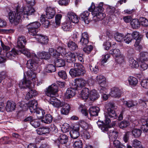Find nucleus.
<instances>
[{
  "label": "nucleus",
  "instance_id": "obj_64",
  "mask_svg": "<svg viewBox=\"0 0 148 148\" xmlns=\"http://www.w3.org/2000/svg\"><path fill=\"white\" fill-rule=\"evenodd\" d=\"M62 15L61 14L57 15L55 16V23L57 25H59L60 23Z\"/></svg>",
  "mask_w": 148,
  "mask_h": 148
},
{
  "label": "nucleus",
  "instance_id": "obj_7",
  "mask_svg": "<svg viewBox=\"0 0 148 148\" xmlns=\"http://www.w3.org/2000/svg\"><path fill=\"white\" fill-rule=\"evenodd\" d=\"M40 26V23L36 21L29 24L27 26L29 34L31 35H36V33L38 32V29Z\"/></svg>",
  "mask_w": 148,
  "mask_h": 148
},
{
  "label": "nucleus",
  "instance_id": "obj_40",
  "mask_svg": "<svg viewBox=\"0 0 148 148\" xmlns=\"http://www.w3.org/2000/svg\"><path fill=\"white\" fill-rule=\"evenodd\" d=\"M110 53L115 58L119 57L121 55L120 50L118 49H112L110 51Z\"/></svg>",
  "mask_w": 148,
  "mask_h": 148
},
{
  "label": "nucleus",
  "instance_id": "obj_26",
  "mask_svg": "<svg viewBox=\"0 0 148 148\" xmlns=\"http://www.w3.org/2000/svg\"><path fill=\"white\" fill-rule=\"evenodd\" d=\"M38 56L40 59L48 60L50 58V55L44 51L39 52L37 53Z\"/></svg>",
  "mask_w": 148,
  "mask_h": 148
},
{
  "label": "nucleus",
  "instance_id": "obj_54",
  "mask_svg": "<svg viewBox=\"0 0 148 148\" xmlns=\"http://www.w3.org/2000/svg\"><path fill=\"white\" fill-rule=\"evenodd\" d=\"M57 52L58 53V57L60 56V54H63L64 55L66 52V49L65 48L62 47H57Z\"/></svg>",
  "mask_w": 148,
  "mask_h": 148
},
{
  "label": "nucleus",
  "instance_id": "obj_6",
  "mask_svg": "<svg viewBox=\"0 0 148 148\" xmlns=\"http://www.w3.org/2000/svg\"><path fill=\"white\" fill-rule=\"evenodd\" d=\"M32 55V59L27 61L26 65L28 68L34 71L38 69V64L39 63L38 58L35 54L33 53Z\"/></svg>",
  "mask_w": 148,
  "mask_h": 148
},
{
  "label": "nucleus",
  "instance_id": "obj_48",
  "mask_svg": "<svg viewBox=\"0 0 148 148\" xmlns=\"http://www.w3.org/2000/svg\"><path fill=\"white\" fill-rule=\"evenodd\" d=\"M68 46L70 49L73 50H75L78 48L77 44L72 41H69L68 42Z\"/></svg>",
  "mask_w": 148,
  "mask_h": 148
},
{
  "label": "nucleus",
  "instance_id": "obj_24",
  "mask_svg": "<svg viewBox=\"0 0 148 148\" xmlns=\"http://www.w3.org/2000/svg\"><path fill=\"white\" fill-rule=\"evenodd\" d=\"M100 111L99 107L95 106H92L90 108L89 111L90 114L92 116H96L98 115Z\"/></svg>",
  "mask_w": 148,
  "mask_h": 148
},
{
  "label": "nucleus",
  "instance_id": "obj_1",
  "mask_svg": "<svg viewBox=\"0 0 148 148\" xmlns=\"http://www.w3.org/2000/svg\"><path fill=\"white\" fill-rule=\"evenodd\" d=\"M18 5L16 7V12L10 11L8 13L10 22L17 25L21 19L28 18V16L32 15L35 10L32 6L22 7L21 9Z\"/></svg>",
  "mask_w": 148,
  "mask_h": 148
},
{
  "label": "nucleus",
  "instance_id": "obj_46",
  "mask_svg": "<svg viewBox=\"0 0 148 148\" xmlns=\"http://www.w3.org/2000/svg\"><path fill=\"white\" fill-rule=\"evenodd\" d=\"M35 112L36 113L38 118H42L45 114V111L41 109H36Z\"/></svg>",
  "mask_w": 148,
  "mask_h": 148
},
{
  "label": "nucleus",
  "instance_id": "obj_14",
  "mask_svg": "<svg viewBox=\"0 0 148 148\" xmlns=\"http://www.w3.org/2000/svg\"><path fill=\"white\" fill-rule=\"evenodd\" d=\"M75 88H74V86L73 88H68L64 93L65 97L67 99L72 97L75 95Z\"/></svg>",
  "mask_w": 148,
  "mask_h": 148
},
{
  "label": "nucleus",
  "instance_id": "obj_10",
  "mask_svg": "<svg viewBox=\"0 0 148 148\" xmlns=\"http://www.w3.org/2000/svg\"><path fill=\"white\" fill-rule=\"evenodd\" d=\"M25 105L27 106V108H28L31 113L35 112L37 106V102L36 100L31 101L28 104H26Z\"/></svg>",
  "mask_w": 148,
  "mask_h": 148
},
{
  "label": "nucleus",
  "instance_id": "obj_22",
  "mask_svg": "<svg viewBox=\"0 0 148 148\" xmlns=\"http://www.w3.org/2000/svg\"><path fill=\"white\" fill-rule=\"evenodd\" d=\"M95 81L100 86H103L106 84L105 77L101 75H98L96 77Z\"/></svg>",
  "mask_w": 148,
  "mask_h": 148
},
{
  "label": "nucleus",
  "instance_id": "obj_44",
  "mask_svg": "<svg viewBox=\"0 0 148 148\" xmlns=\"http://www.w3.org/2000/svg\"><path fill=\"white\" fill-rule=\"evenodd\" d=\"M128 81L130 84L131 85H136L138 83L137 79L132 76H130L128 78Z\"/></svg>",
  "mask_w": 148,
  "mask_h": 148
},
{
  "label": "nucleus",
  "instance_id": "obj_4",
  "mask_svg": "<svg viewBox=\"0 0 148 148\" xmlns=\"http://www.w3.org/2000/svg\"><path fill=\"white\" fill-rule=\"evenodd\" d=\"M74 68L71 69L69 72L70 75L72 77H75L84 75L86 73L84 66L79 63L74 64Z\"/></svg>",
  "mask_w": 148,
  "mask_h": 148
},
{
  "label": "nucleus",
  "instance_id": "obj_18",
  "mask_svg": "<svg viewBox=\"0 0 148 148\" xmlns=\"http://www.w3.org/2000/svg\"><path fill=\"white\" fill-rule=\"evenodd\" d=\"M110 94L113 97H119L121 95V91L117 88H114L112 89Z\"/></svg>",
  "mask_w": 148,
  "mask_h": 148
},
{
  "label": "nucleus",
  "instance_id": "obj_36",
  "mask_svg": "<svg viewBox=\"0 0 148 148\" xmlns=\"http://www.w3.org/2000/svg\"><path fill=\"white\" fill-rule=\"evenodd\" d=\"M129 63L130 67L133 68H137L139 66L137 62L132 58H130L129 59Z\"/></svg>",
  "mask_w": 148,
  "mask_h": 148
},
{
  "label": "nucleus",
  "instance_id": "obj_42",
  "mask_svg": "<svg viewBox=\"0 0 148 148\" xmlns=\"http://www.w3.org/2000/svg\"><path fill=\"white\" fill-rule=\"evenodd\" d=\"M71 27L70 22H67L63 24L62 25V28L64 31H69Z\"/></svg>",
  "mask_w": 148,
  "mask_h": 148
},
{
  "label": "nucleus",
  "instance_id": "obj_11",
  "mask_svg": "<svg viewBox=\"0 0 148 148\" xmlns=\"http://www.w3.org/2000/svg\"><path fill=\"white\" fill-rule=\"evenodd\" d=\"M79 128L77 125H75L70 132L71 137L73 139H75L79 136L80 134L79 132Z\"/></svg>",
  "mask_w": 148,
  "mask_h": 148
},
{
  "label": "nucleus",
  "instance_id": "obj_45",
  "mask_svg": "<svg viewBox=\"0 0 148 148\" xmlns=\"http://www.w3.org/2000/svg\"><path fill=\"white\" fill-rule=\"evenodd\" d=\"M83 144L82 141L78 139L74 142L73 146L74 148H82Z\"/></svg>",
  "mask_w": 148,
  "mask_h": 148
},
{
  "label": "nucleus",
  "instance_id": "obj_55",
  "mask_svg": "<svg viewBox=\"0 0 148 148\" xmlns=\"http://www.w3.org/2000/svg\"><path fill=\"white\" fill-rule=\"evenodd\" d=\"M130 124V123L129 121L123 120L120 123L119 126L120 128H123L129 126Z\"/></svg>",
  "mask_w": 148,
  "mask_h": 148
},
{
  "label": "nucleus",
  "instance_id": "obj_19",
  "mask_svg": "<svg viewBox=\"0 0 148 148\" xmlns=\"http://www.w3.org/2000/svg\"><path fill=\"white\" fill-rule=\"evenodd\" d=\"M26 42V41L25 37L23 36H20L18 39L17 46L19 48H23Z\"/></svg>",
  "mask_w": 148,
  "mask_h": 148
},
{
  "label": "nucleus",
  "instance_id": "obj_32",
  "mask_svg": "<svg viewBox=\"0 0 148 148\" xmlns=\"http://www.w3.org/2000/svg\"><path fill=\"white\" fill-rule=\"evenodd\" d=\"M37 94V92L35 90L31 89L27 93L25 98L27 100H28L33 98V97H35Z\"/></svg>",
  "mask_w": 148,
  "mask_h": 148
},
{
  "label": "nucleus",
  "instance_id": "obj_43",
  "mask_svg": "<svg viewBox=\"0 0 148 148\" xmlns=\"http://www.w3.org/2000/svg\"><path fill=\"white\" fill-rule=\"evenodd\" d=\"M56 66L58 67H61L64 66L65 62L64 60L61 59H57L55 61Z\"/></svg>",
  "mask_w": 148,
  "mask_h": 148
},
{
  "label": "nucleus",
  "instance_id": "obj_61",
  "mask_svg": "<svg viewBox=\"0 0 148 148\" xmlns=\"http://www.w3.org/2000/svg\"><path fill=\"white\" fill-rule=\"evenodd\" d=\"M93 49V47L91 45L86 46L83 49L84 51L86 53H89Z\"/></svg>",
  "mask_w": 148,
  "mask_h": 148
},
{
  "label": "nucleus",
  "instance_id": "obj_28",
  "mask_svg": "<svg viewBox=\"0 0 148 148\" xmlns=\"http://www.w3.org/2000/svg\"><path fill=\"white\" fill-rule=\"evenodd\" d=\"M36 131L38 134L41 135L48 133L49 130L47 127H42L37 129Z\"/></svg>",
  "mask_w": 148,
  "mask_h": 148
},
{
  "label": "nucleus",
  "instance_id": "obj_52",
  "mask_svg": "<svg viewBox=\"0 0 148 148\" xmlns=\"http://www.w3.org/2000/svg\"><path fill=\"white\" fill-rule=\"evenodd\" d=\"M132 40V35L128 34L124 37V41L127 44H129Z\"/></svg>",
  "mask_w": 148,
  "mask_h": 148
},
{
  "label": "nucleus",
  "instance_id": "obj_5",
  "mask_svg": "<svg viewBox=\"0 0 148 148\" xmlns=\"http://www.w3.org/2000/svg\"><path fill=\"white\" fill-rule=\"evenodd\" d=\"M109 107L107 108V113L105 114V121L107 123L109 124L110 122V118L116 119L117 118V115L114 109L116 108V106L112 103H108Z\"/></svg>",
  "mask_w": 148,
  "mask_h": 148
},
{
  "label": "nucleus",
  "instance_id": "obj_2",
  "mask_svg": "<svg viewBox=\"0 0 148 148\" xmlns=\"http://www.w3.org/2000/svg\"><path fill=\"white\" fill-rule=\"evenodd\" d=\"M103 3L100 2L99 5L95 7L94 3L92 2L91 6L88 8V10L92 12L93 19L95 21L101 20L105 17V14L102 13L103 10Z\"/></svg>",
  "mask_w": 148,
  "mask_h": 148
},
{
  "label": "nucleus",
  "instance_id": "obj_15",
  "mask_svg": "<svg viewBox=\"0 0 148 148\" xmlns=\"http://www.w3.org/2000/svg\"><path fill=\"white\" fill-rule=\"evenodd\" d=\"M35 38L39 42L43 45L47 44L49 41V38L47 36L37 35L35 36Z\"/></svg>",
  "mask_w": 148,
  "mask_h": 148
},
{
  "label": "nucleus",
  "instance_id": "obj_9",
  "mask_svg": "<svg viewBox=\"0 0 148 148\" xmlns=\"http://www.w3.org/2000/svg\"><path fill=\"white\" fill-rule=\"evenodd\" d=\"M87 84L86 81L82 78L76 79L74 85V88L76 90H79L84 87Z\"/></svg>",
  "mask_w": 148,
  "mask_h": 148
},
{
  "label": "nucleus",
  "instance_id": "obj_63",
  "mask_svg": "<svg viewBox=\"0 0 148 148\" xmlns=\"http://www.w3.org/2000/svg\"><path fill=\"white\" fill-rule=\"evenodd\" d=\"M58 74L60 77L63 79L67 78V76L66 72L64 71H61L58 72Z\"/></svg>",
  "mask_w": 148,
  "mask_h": 148
},
{
  "label": "nucleus",
  "instance_id": "obj_58",
  "mask_svg": "<svg viewBox=\"0 0 148 148\" xmlns=\"http://www.w3.org/2000/svg\"><path fill=\"white\" fill-rule=\"evenodd\" d=\"M100 86L99 87V90L100 93L101 94V95L103 94L104 93H106V84H104L103 86Z\"/></svg>",
  "mask_w": 148,
  "mask_h": 148
},
{
  "label": "nucleus",
  "instance_id": "obj_51",
  "mask_svg": "<svg viewBox=\"0 0 148 148\" xmlns=\"http://www.w3.org/2000/svg\"><path fill=\"white\" fill-rule=\"evenodd\" d=\"M49 53L50 55V56L51 55L53 56L55 58H57L58 57V53L57 52L56 50H55L53 48H50L49 50Z\"/></svg>",
  "mask_w": 148,
  "mask_h": 148
},
{
  "label": "nucleus",
  "instance_id": "obj_38",
  "mask_svg": "<svg viewBox=\"0 0 148 148\" xmlns=\"http://www.w3.org/2000/svg\"><path fill=\"white\" fill-rule=\"evenodd\" d=\"M44 71L47 73H52L56 71V68L52 64H48L45 67Z\"/></svg>",
  "mask_w": 148,
  "mask_h": 148
},
{
  "label": "nucleus",
  "instance_id": "obj_47",
  "mask_svg": "<svg viewBox=\"0 0 148 148\" xmlns=\"http://www.w3.org/2000/svg\"><path fill=\"white\" fill-rule=\"evenodd\" d=\"M141 142L138 140L135 139L132 141V145L134 148H141Z\"/></svg>",
  "mask_w": 148,
  "mask_h": 148
},
{
  "label": "nucleus",
  "instance_id": "obj_31",
  "mask_svg": "<svg viewBox=\"0 0 148 148\" xmlns=\"http://www.w3.org/2000/svg\"><path fill=\"white\" fill-rule=\"evenodd\" d=\"M109 138L112 140L117 138L118 136V132L114 130H110L108 132Z\"/></svg>",
  "mask_w": 148,
  "mask_h": 148
},
{
  "label": "nucleus",
  "instance_id": "obj_37",
  "mask_svg": "<svg viewBox=\"0 0 148 148\" xmlns=\"http://www.w3.org/2000/svg\"><path fill=\"white\" fill-rule=\"evenodd\" d=\"M52 120V116L50 114H46L45 116L42 118V121L46 123H49Z\"/></svg>",
  "mask_w": 148,
  "mask_h": 148
},
{
  "label": "nucleus",
  "instance_id": "obj_3",
  "mask_svg": "<svg viewBox=\"0 0 148 148\" xmlns=\"http://www.w3.org/2000/svg\"><path fill=\"white\" fill-rule=\"evenodd\" d=\"M32 73V72H30L29 71L26 73L27 76L28 77L27 78L29 79L27 80L26 79H23L22 81L20 82L19 86L21 88H25L26 87L32 88L34 87V84L32 83L29 80L30 79L35 80L36 77L35 73H33V74Z\"/></svg>",
  "mask_w": 148,
  "mask_h": 148
},
{
  "label": "nucleus",
  "instance_id": "obj_8",
  "mask_svg": "<svg viewBox=\"0 0 148 148\" xmlns=\"http://www.w3.org/2000/svg\"><path fill=\"white\" fill-rule=\"evenodd\" d=\"M58 92V88L57 86L55 84H53L48 87L47 91L46 92V94L50 97V100L52 101L53 97L54 98V99L55 100L56 98L54 97V96L56 95Z\"/></svg>",
  "mask_w": 148,
  "mask_h": 148
},
{
  "label": "nucleus",
  "instance_id": "obj_59",
  "mask_svg": "<svg viewBox=\"0 0 148 148\" xmlns=\"http://www.w3.org/2000/svg\"><path fill=\"white\" fill-rule=\"evenodd\" d=\"M19 53H21L25 55L27 57H32V55L33 54H31L29 51L27 49H24L19 50Z\"/></svg>",
  "mask_w": 148,
  "mask_h": 148
},
{
  "label": "nucleus",
  "instance_id": "obj_30",
  "mask_svg": "<svg viewBox=\"0 0 148 148\" xmlns=\"http://www.w3.org/2000/svg\"><path fill=\"white\" fill-rule=\"evenodd\" d=\"M59 137L58 140L60 143L62 144H66L68 141V137L67 136L63 134H59L58 135Z\"/></svg>",
  "mask_w": 148,
  "mask_h": 148
},
{
  "label": "nucleus",
  "instance_id": "obj_49",
  "mask_svg": "<svg viewBox=\"0 0 148 148\" xmlns=\"http://www.w3.org/2000/svg\"><path fill=\"white\" fill-rule=\"evenodd\" d=\"M116 40L118 42H121L124 39V35L121 33H116L114 35Z\"/></svg>",
  "mask_w": 148,
  "mask_h": 148
},
{
  "label": "nucleus",
  "instance_id": "obj_39",
  "mask_svg": "<svg viewBox=\"0 0 148 148\" xmlns=\"http://www.w3.org/2000/svg\"><path fill=\"white\" fill-rule=\"evenodd\" d=\"M132 27L134 29H136L140 27V23L137 19H133L130 23Z\"/></svg>",
  "mask_w": 148,
  "mask_h": 148
},
{
  "label": "nucleus",
  "instance_id": "obj_27",
  "mask_svg": "<svg viewBox=\"0 0 148 148\" xmlns=\"http://www.w3.org/2000/svg\"><path fill=\"white\" fill-rule=\"evenodd\" d=\"M64 102L61 101L58 99H55L53 101H51L50 102V103L55 108H59L61 107L64 104Z\"/></svg>",
  "mask_w": 148,
  "mask_h": 148
},
{
  "label": "nucleus",
  "instance_id": "obj_16",
  "mask_svg": "<svg viewBox=\"0 0 148 148\" xmlns=\"http://www.w3.org/2000/svg\"><path fill=\"white\" fill-rule=\"evenodd\" d=\"M67 16L70 21L73 23H77L79 22V19L77 16L74 13L68 12Z\"/></svg>",
  "mask_w": 148,
  "mask_h": 148
},
{
  "label": "nucleus",
  "instance_id": "obj_33",
  "mask_svg": "<svg viewBox=\"0 0 148 148\" xmlns=\"http://www.w3.org/2000/svg\"><path fill=\"white\" fill-rule=\"evenodd\" d=\"M89 13L87 11H84L80 15V17L83 20L84 23L88 24L89 22L88 20V17L89 15Z\"/></svg>",
  "mask_w": 148,
  "mask_h": 148
},
{
  "label": "nucleus",
  "instance_id": "obj_20",
  "mask_svg": "<svg viewBox=\"0 0 148 148\" xmlns=\"http://www.w3.org/2000/svg\"><path fill=\"white\" fill-rule=\"evenodd\" d=\"M62 107L60 109V113L63 115H67L69 112L70 108L69 104L64 103V104L62 106Z\"/></svg>",
  "mask_w": 148,
  "mask_h": 148
},
{
  "label": "nucleus",
  "instance_id": "obj_12",
  "mask_svg": "<svg viewBox=\"0 0 148 148\" xmlns=\"http://www.w3.org/2000/svg\"><path fill=\"white\" fill-rule=\"evenodd\" d=\"M75 53H72L71 52H69L65 53L64 55V59L66 61L70 63L73 62L75 60Z\"/></svg>",
  "mask_w": 148,
  "mask_h": 148
},
{
  "label": "nucleus",
  "instance_id": "obj_53",
  "mask_svg": "<svg viewBox=\"0 0 148 148\" xmlns=\"http://www.w3.org/2000/svg\"><path fill=\"white\" fill-rule=\"evenodd\" d=\"M141 86L143 88H148V79H145L142 80L140 82Z\"/></svg>",
  "mask_w": 148,
  "mask_h": 148
},
{
  "label": "nucleus",
  "instance_id": "obj_41",
  "mask_svg": "<svg viewBox=\"0 0 148 148\" xmlns=\"http://www.w3.org/2000/svg\"><path fill=\"white\" fill-rule=\"evenodd\" d=\"M133 136L135 138H138L142 133V130L138 129H134L132 131Z\"/></svg>",
  "mask_w": 148,
  "mask_h": 148
},
{
  "label": "nucleus",
  "instance_id": "obj_62",
  "mask_svg": "<svg viewBox=\"0 0 148 148\" xmlns=\"http://www.w3.org/2000/svg\"><path fill=\"white\" fill-rule=\"evenodd\" d=\"M106 124H104L101 127L100 129L102 130V131L103 132H106L108 131H109L110 130L108 129L110 127H109L108 124H109L107 123Z\"/></svg>",
  "mask_w": 148,
  "mask_h": 148
},
{
  "label": "nucleus",
  "instance_id": "obj_13",
  "mask_svg": "<svg viewBox=\"0 0 148 148\" xmlns=\"http://www.w3.org/2000/svg\"><path fill=\"white\" fill-rule=\"evenodd\" d=\"M46 13L47 18L51 19L53 18L55 16L56 10L53 8L48 7L46 9Z\"/></svg>",
  "mask_w": 148,
  "mask_h": 148
},
{
  "label": "nucleus",
  "instance_id": "obj_21",
  "mask_svg": "<svg viewBox=\"0 0 148 148\" xmlns=\"http://www.w3.org/2000/svg\"><path fill=\"white\" fill-rule=\"evenodd\" d=\"M80 42L83 46L88 44L89 42V37L87 32H85L82 34Z\"/></svg>",
  "mask_w": 148,
  "mask_h": 148
},
{
  "label": "nucleus",
  "instance_id": "obj_25",
  "mask_svg": "<svg viewBox=\"0 0 148 148\" xmlns=\"http://www.w3.org/2000/svg\"><path fill=\"white\" fill-rule=\"evenodd\" d=\"M99 97V95L97 91L94 90H91L89 93L88 97L91 100L94 101L97 99Z\"/></svg>",
  "mask_w": 148,
  "mask_h": 148
},
{
  "label": "nucleus",
  "instance_id": "obj_60",
  "mask_svg": "<svg viewBox=\"0 0 148 148\" xmlns=\"http://www.w3.org/2000/svg\"><path fill=\"white\" fill-rule=\"evenodd\" d=\"M110 54H108L105 55H103L101 58V64L103 65L106 62L108 59L110 58Z\"/></svg>",
  "mask_w": 148,
  "mask_h": 148
},
{
  "label": "nucleus",
  "instance_id": "obj_23",
  "mask_svg": "<svg viewBox=\"0 0 148 148\" xmlns=\"http://www.w3.org/2000/svg\"><path fill=\"white\" fill-rule=\"evenodd\" d=\"M16 106L15 103L8 101L7 102L5 109L8 112H12L15 110Z\"/></svg>",
  "mask_w": 148,
  "mask_h": 148
},
{
  "label": "nucleus",
  "instance_id": "obj_56",
  "mask_svg": "<svg viewBox=\"0 0 148 148\" xmlns=\"http://www.w3.org/2000/svg\"><path fill=\"white\" fill-rule=\"evenodd\" d=\"M140 20V24H141L143 26H148V20L143 17H141Z\"/></svg>",
  "mask_w": 148,
  "mask_h": 148
},
{
  "label": "nucleus",
  "instance_id": "obj_17",
  "mask_svg": "<svg viewBox=\"0 0 148 148\" xmlns=\"http://www.w3.org/2000/svg\"><path fill=\"white\" fill-rule=\"evenodd\" d=\"M19 54V51L13 49L11 51L6 53V58L9 60L14 59L16 55Z\"/></svg>",
  "mask_w": 148,
  "mask_h": 148
},
{
  "label": "nucleus",
  "instance_id": "obj_35",
  "mask_svg": "<svg viewBox=\"0 0 148 148\" xmlns=\"http://www.w3.org/2000/svg\"><path fill=\"white\" fill-rule=\"evenodd\" d=\"M137 103V102L136 101H124L123 102V104L128 108H130L133 106H136Z\"/></svg>",
  "mask_w": 148,
  "mask_h": 148
},
{
  "label": "nucleus",
  "instance_id": "obj_29",
  "mask_svg": "<svg viewBox=\"0 0 148 148\" xmlns=\"http://www.w3.org/2000/svg\"><path fill=\"white\" fill-rule=\"evenodd\" d=\"M89 94L88 88H84L81 91L79 95L82 99H86L88 97Z\"/></svg>",
  "mask_w": 148,
  "mask_h": 148
},
{
  "label": "nucleus",
  "instance_id": "obj_50",
  "mask_svg": "<svg viewBox=\"0 0 148 148\" xmlns=\"http://www.w3.org/2000/svg\"><path fill=\"white\" fill-rule=\"evenodd\" d=\"M30 123L31 125L35 128H37L40 125V123L39 121L36 119H33L31 121Z\"/></svg>",
  "mask_w": 148,
  "mask_h": 148
},
{
  "label": "nucleus",
  "instance_id": "obj_34",
  "mask_svg": "<svg viewBox=\"0 0 148 148\" xmlns=\"http://www.w3.org/2000/svg\"><path fill=\"white\" fill-rule=\"evenodd\" d=\"M140 60L141 62H145L148 61V52H143L140 54Z\"/></svg>",
  "mask_w": 148,
  "mask_h": 148
},
{
  "label": "nucleus",
  "instance_id": "obj_57",
  "mask_svg": "<svg viewBox=\"0 0 148 148\" xmlns=\"http://www.w3.org/2000/svg\"><path fill=\"white\" fill-rule=\"evenodd\" d=\"M45 16L44 15H42L40 17V20L42 24L45 25L47 27L49 23L48 21L45 19Z\"/></svg>",
  "mask_w": 148,
  "mask_h": 148
}]
</instances>
